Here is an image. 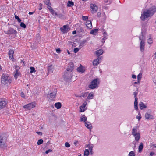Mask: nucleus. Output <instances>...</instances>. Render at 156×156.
I'll use <instances>...</instances> for the list:
<instances>
[{
	"instance_id": "obj_55",
	"label": "nucleus",
	"mask_w": 156,
	"mask_h": 156,
	"mask_svg": "<svg viewBox=\"0 0 156 156\" xmlns=\"http://www.w3.org/2000/svg\"><path fill=\"white\" fill-rule=\"evenodd\" d=\"M21 96L23 98H24L25 95L24 93L23 92H21Z\"/></svg>"
},
{
	"instance_id": "obj_50",
	"label": "nucleus",
	"mask_w": 156,
	"mask_h": 156,
	"mask_svg": "<svg viewBox=\"0 0 156 156\" xmlns=\"http://www.w3.org/2000/svg\"><path fill=\"white\" fill-rule=\"evenodd\" d=\"M52 152V150L51 149H48L45 152V153L47 154L49 152Z\"/></svg>"
},
{
	"instance_id": "obj_11",
	"label": "nucleus",
	"mask_w": 156,
	"mask_h": 156,
	"mask_svg": "<svg viewBox=\"0 0 156 156\" xmlns=\"http://www.w3.org/2000/svg\"><path fill=\"white\" fill-rule=\"evenodd\" d=\"M90 8L92 9V13H96L98 9V7L96 5L93 4H90Z\"/></svg>"
},
{
	"instance_id": "obj_8",
	"label": "nucleus",
	"mask_w": 156,
	"mask_h": 156,
	"mask_svg": "<svg viewBox=\"0 0 156 156\" xmlns=\"http://www.w3.org/2000/svg\"><path fill=\"white\" fill-rule=\"evenodd\" d=\"M36 105L35 103L33 102L25 105L23 107L26 110H30L35 107Z\"/></svg>"
},
{
	"instance_id": "obj_12",
	"label": "nucleus",
	"mask_w": 156,
	"mask_h": 156,
	"mask_svg": "<svg viewBox=\"0 0 156 156\" xmlns=\"http://www.w3.org/2000/svg\"><path fill=\"white\" fill-rule=\"evenodd\" d=\"M6 101L4 99H0V109L4 108L6 105Z\"/></svg>"
},
{
	"instance_id": "obj_61",
	"label": "nucleus",
	"mask_w": 156,
	"mask_h": 156,
	"mask_svg": "<svg viewBox=\"0 0 156 156\" xmlns=\"http://www.w3.org/2000/svg\"><path fill=\"white\" fill-rule=\"evenodd\" d=\"M86 42V40H83V41L81 43V44H85Z\"/></svg>"
},
{
	"instance_id": "obj_6",
	"label": "nucleus",
	"mask_w": 156,
	"mask_h": 156,
	"mask_svg": "<svg viewBox=\"0 0 156 156\" xmlns=\"http://www.w3.org/2000/svg\"><path fill=\"white\" fill-rule=\"evenodd\" d=\"M57 90L55 88L52 89V91L49 93L47 95L48 101H51L55 98L57 93Z\"/></svg>"
},
{
	"instance_id": "obj_42",
	"label": "nucleus",
	"mask_w": 156,
	"mask_h": 156,
	"mask_svg": "<svg viewBox=\"0 0 156 156\" xmlns=\"http://www.w3.org/2000/svg\"><path fill=\"white\" fill-rule=\"evenodd\" d=\"M138 115H139V116L137 115L136 116V119H138V121H139L140 120V119L141 118V115L140 113H139Z\"/></svg>"
},
{
	"instance_id": "obj_24",
	"label": "nucleus",
	"mask_w": 156,
	"mask_h": 156,
	"mask_svg": "<svg viewBox=\"0 0 156 156\" xmlns=\"http://www.w3.org/2000/svg\"><path fill=\"white\" fill-rule=\"evenodd\" d=\"M87 117L85 115H83L80 118V120L81 122H83L85 123L87 122Z\"/></svg>"
},
{
	"instance_id": "obj_23",
	"label": "nucleus",
	"mask_w": 156,
	"mask_h": 156,
	"mask_svg": "<svg viewBox=\"0 0 156 156\" xmlns=\"http://www.w3.org/2000/svg\"><path fill=\"white\" fill-rule=\"evenodd\" d=\"M139 105L140 108L141 110L147 107L145 105L143 102H141L139 103Z\"/></svg>"
},
{
	"instance_id": "obj_19",
	"label": "nucleus",
	"mask_w": 156,
	"mask_h": 156,
	"mask_svg": "<svg viewBox=\"0 0 156 156\" xmlns=\"http://www.w3.org/2000/svg\"><path fill=\"white\" fill-rule=\"evenodd\" d=\"M14 53V51L12 50H10L9 52V58L13 60L12 59H14L13 58V54Z\"/></svg>"
},
{
	"instance_id": "obj_22",
	"label": "nucleus",
	"mask_w": 156,
	"mask_h": 156,
	"mask_svg": "<svg viewBox=\"0 0 156 156\" xmlns=\"http://www.w3.org/2000/svg\"><path fill=\"white\" fill-rule=\"evenodd\" d=\"M86 147H87L89 149L90 151V153H92V149L93 147V145L91 144H90L86 145Z\"/></svg>"
},
{
	"instance_id": "obj_62",
	"label": "nucleus",
	"mask_w": 156,
	"mask_h": 156,
	"mask_svg": "<svg viewBox=\"0 0 156 156\" xmlns=\"http://www.w3.org/2000/svg\"><path fill=\"white\" fill-rule=\"evenodd\" d=\"M154 154L153 152H151L150 153V154L151 156H152Z\"/></svg>"
},
{
	"instance_id": "obj_37",
	"label": "nucleus",
	"mask_w": 156,
	"mask_h": 156,
	"mask_svg": "<svg viewBox=\"0 0 156 156\" xmlns=\"http://www.w3.org/2000/svg\"><path fill=\"white\" fill-rule=\"evenodd\" d=\"M43 141L42 139H40L38 140L37 144L38 145H39L43 143Z\"/></svg>"
},
{
	"instance_id": "obj_15",
	"label": "nucleus",
	"mask_w": 156,
	"mask_h": 156,
	"mask_svg": "<svg viewBox=\"0 0 156 156\" xmlns=\"http://www.w3.org/2000/svg\"><path fill=\"white\" fill-rule=\"evenodd\" d=\"M101 57L100 58H98L94 60L93 62V65L97 66L101 62Z\"/></svg>"
},
{
	"instance_id": "obj_29",
	"label": "nucleus",
	"mask_w": 156,
	"mask_h": 156,
	"mask_svg": "<svg viewBox=\"0 0 156 156\" xmlns=\"http://www.w3.org/2000/svg\"><path fill=\"white\" fill-rule=\"evenodd\" d=\"M143 148V145L142 143H140V145L138 147L139 152H140L141 151Z\"/></svg>"
},
{
	"instance_id": "obj_34",
	"label": "nucleus",
	"mask_w": 156,
	"mask_h": 156,
	"mask_svg": "<svg viewBox=\"0 0 156 156\" xmlns=\"http://www.w3.org/2000/svg\"><path fill=\"white\" fill-rule=\"evenodd\" d=\"M57 16L59 18L62 19L63 20L65 18L64 17V16L62 14H57Z\"/></svg>"
},
{
	"instance_id": "obj_40",
	"label": "nucleus",
	"mask_w": 156,
	"mask_h": 156,
	"mask_svg": "<svg viewBox=\"0 0 156 156\" xmlns=\"http://www.w3.org/2000/svg\"><path fill=\"white\" fill-rule=\"evenodd\" d=\"M15 19L17 20L18 22H21V20L17 16L15 15Z\"/></svg>"
},
{
	"instance_id": "obj_5",
	"label": "nucleus",
	"mask_w": 156,
	"mask_h": 156,
	"mask_svg": "<svg viewBox=\"0 0 156 156\" xmlns=\"http://www.w3.org/2000/svg\"><path fill=\"white\" fill-rule=\"evenodd\" d=\"M99 83V79L96 78L93 80L91 82L90 84L89 85L88 87L91 89H94L98 87Z\"/></svg>"
},
{
	"instance_id": "obj_54",
	"label": "nucleus",
	"mask_w": 156,
	"mask_h": 156,
	"mask_svg": "<svg viewBox=\"0 0 156 156\" xmlns=\"http://www.w3.org/2000/svg\"><path fill=\"white\" fill-rule=\"evenodd\" d=\"M39 6H40V8H39V10H41L42 9V8L41 7H42V5L41 3H40L39 4Z\"/></svg>"
},
{
	"instance_id": "obj_59",
	"label": "nucleus",
	"mask_w": 156,
	"mask_h": 156,
	"mask_svg": "<svg viewBox=\"0 0 156 156\" xmlns=\"http://www.w3.org/2000/svg\"><path fill=\"white\" fill-rule=\"evenodd\" d=\"M140 81H138V80H137V82H136L134 83V84H140Z\"/></svg>"
},
{
	"instance_id": "obj_16",
	"label": "nucleus",
	"mask_w": 156,
	"mask_h": 156,
	"mask_svg": "<svg viewBox=\"0 0 156 156\" xmlns=\"http://www.w3.org/2000/svg\"><path fill=\"white\" fill-rule=\"evenodd\" d=\"M87 102H84L83 104L80 106V112H84L85 110L86 109L85 108V107L87 105Z\"/></svg>"
},
{
	"instance_id": "obj_32",
	"label": "nucleus",
	"mask_w": 156,
	"mask_h": 156,
	"mask_svg": "<svg viewBox=\"0 0 156 156\" xmlns=\"http://www.w3.org/2000/svg\"><path fill=\"white\" fill-rule=\"evenodd\" d=\"M142 77V73H140L137 76V80L138 81H140Z\"/></svg>"
},
{
	"instance_id": "obj_3",
	"label": "nucleus",
	"mask_w": 156,
	"mask_h": 156,
	"mask_svg": "<svg viewBox=\"0 0 156 156\" xmlns=\"http://www.w3.org/2000/svg\"><path fill=\"white\" fill-rule=\"evenodd\" d=\"M137 130V127L135 126L133 128L132 131V134L134 136L135 140L136 142H138L140 138V133Z\"/></svg>"
},
{
	"instance_id": "obj_53",
	"label": "nucleus",
	"mask_w": 156,
	"mask_h": 156,
	"mask_svg": "<svg viewBox=\"0 0 156 156\" xmlns=\"http://www.w3.org/2000/svg\"><path fill=\"white\" fill-rule=\"evenodd\" d=\"M45 4L47 5H49L50 2L49 0H46V1L45 2Z\"/></svg>"
},
{
	"instance_id": "obj_58",
	"label": "nucleus",
	"mask_w": 156,
	"mask_h": 156,
	"mask_svg": "<svg viewBox=\"0 0 156 156\" xmlns=\"http://www.w3.org/2000/svg\"><path fill=\"white\" fill-rule=\"evenodd\" d=\"M19 69V67L17 66H15L16 71L17 70V69Z\"/></svg>"
},
{
	"instance_id": "obj_44",
	"label": "nucleus",
	"mask_w": 156,
	"mask_h": 156,
	"mask_svg": "<svg viewBox=\"0 0 156 156\" xmlns=\"http://www.w3.org/2000/svg\"><path fill=\"white\" fill-rule=\"evenodd\" d=\"M20 26L21 27L24 28L26 27V26L25 24L23 22H21Z\"/></svg>"
},
{
	"instance_id": "obj_17",
	"label": "nucleus",
	"mask_w": 156,
	"mask_h": 156,
	"mask_svg": "<svg viewBox=\"0 0 156 156\" xmlns=\"http://www.w3.org/2000/svg\"><path fill=\"white\" fill-rule=\"evenodd\" d=\"M145 117L147 119H154V118L153 115L148 113H146L145 114Z\"/></svg>"
},
{
	"instance_id": "obj_56",
	"label": "nucleus",
	"mask_w": 156,
	"mask_h": 156,
	"mask_svg": "<svg viewBox=\"0 0 156 156\" xmlns=\"http://www.w3.org/2000/svg\"><path fill=\"white\" fill-rule=\"evenodd\" d=\"M36 133L39 135H42V133L41 132H37Z\"/></svg>"
},
{
	"instance_id": "obj_28",
	"label": "nucleus",
	"mask_w": 156,
	"mask_h": 156,
	"mask_svg": "<svg viewBox=\"0 0 156 156\" xmlns=\"http://www.w3.org/2000/svg\"><path fill=\"white\" fill-rule=\"evenodd\" d=\"M98 30L97 29L93 30L90 32V34H92L95 35L98 32Z\"/></svg>"
},
{
	"instance_id": "obj_13",
	"label": "nucleus",
	"mask_w": 156,
	"mask_h": 156,
	"mask_svg": "<svg viewBox=\"0 0 156 156\" xmlns=\"http://www.w3.org/2000/svg\"><path fill=\"white\" fill-rule=\"evenodd\" d=\"M145 43L144 41H141L140 44V50L141 52H143L144 51L145 46Z\"/></svg>"
},
{
	"instance_id": "obj_30",
	"label": "nucleus",
	"mask_w": 156,
	"mask_h": 156,
	"mask_svg": "<svg viewBox=\"0 0 156 156\" xmlns=\"http://www.w3.org/2000/svg\"><path fill=\"white\" fill-rule=\"evenodd\" d=\"M74 5V3L71 1H69L68 2L67 6L69 7H71Z\"/></svg>"
},
{
	"instance_id": "obj_25",
	"label": "nucleus",
	"mask_w": 156,
	"mask_h": 156,
	"mask_svg": "<svg viewBox=\"0 0 156 156\" xmlns=\"http://www.w3.org/2000/svg\"><path fill=\"white\" fill-rule=\"evenodd\" d=\"M94 93L93 92H91L89 94L87 97V99H92L94 96Z\"/></svg>"
},
{
	"instance_id": "obj_20",
	"label": "nucleus",
	"mask_w": 156,
	"mask_h": 156,
	"mask_svg": "<svg viewBox=\"0 0 156 156\" xmlns=\"http://www.w3.org/2000/svg\"><path fill=\"white\" fill-rule=\"evenodd\" d=\"M103 52L104 51L102 49H100L96 51L95 52V53L97 56L99 57L100 55H102L103 54Z\"/></svg>"
},
{
	"instance_id": "obj_2",
	"label": "nucleus",
	"mask_w": 156,
	"mask_h": 156,
	"mask_svg": "<svg viewBox=\"0 0 156 156\" xmlns=\"http://www.w3.org/2000/svg\"><path fill=\"white\" fill-rule=\"evenodd\" d=\"M73 63H71L70 65L67 68L66 70L67 72L65 74V79L67 80H70L72 78V75L70 73L73 70Z\"/></svg>"
},
{
	"instance_id": "obj_38",
	"label": "nucleus",
	"mask_w": 156,
	"mask_h": 156,
	"mask_svg": "<svg viewBox=\"0 0 156 156\" xmlns=\"http://www.w3.org/2000/svg\"><path fill=\"white\" fill-rule=\"evenodd\" d=\"M87 92H85L84 93H82L81 94V95L80 96V97H85L87 95Z\"/></svg>"
},
{
	"instance_id": "obj_26",
	"label": "nucleus",
	"mask_w": 156,
	"mask_h": 156,
	"mask_svg": "<svg viewBox=\"0 0 156 156\" xmlns=\"http://www.w3.org/2000/svg\"><path fill=\"white\" fill-rule=\"evenodd\" d=\"M55 107L57 109H59L61 107V104L60 102H57L55 104Z\"/></svg>"
},
{
	"instance_id": "obj_47",
	"label": "nucleus",
	"mask_w": 156,
	"mask_h": 156,
	"mask_svg": "<svg viewBox=\"0 0 156 156\" xmlns=\"http://www.w3.org/2000/svg\"><path fill=\"white\" fill-rule=\"evenodd\" d=\"M65 146L67 147H70V145L67 142H66L65 144Z\"/></svg>"
},
{
	"instance_id": "obj_31",
	"label": "nucleus",
	"mask_w": 156,
	"mask_h": 156,
	"mask_svg": "<svg viewBox=\"0 0 156 156\" xmlns=\"http://www.w3.org/2000/svg\"><path fill=\"white\" fill-rule=\"evenodd\" d=\"M89 154V151L88 149H85L84 151V156H88Z\"/></svg>"
},
{
	"instance_id": "obj_46",
	"label": "nucleus",
	"mask_w": 156,
	"mask_h": 156,
	"mask_svg": "<svg viewBox=\"0 0 156 156\" xmlns=\"http://www.w3.org/2000/svg\"><path fill=\"white\" fill-rule=\"evenodd\" d=\"M82 18L83 20H87L88 19V17L87 16H82Z\"/></svg>"
},
{
	"instance_id": "obj_1",
	"label": "nucleus",
	"mask_w": 156,
	"mask_h": 156,
	"mask_svg": "<svg viewBox=\"0 0 156 156\" xmlns=\"http://www.w3.org/2000/svg\"><path fill=\"white\" fill-rule=\"evenodd\" d=\"M156 12V8L152 6L149 9L146 10L141 14L140 17L141 20L143 21L146 20L148 17L151 16Z\"/></svg>"
},
{
	"instance_id": "obj_36",
	"label": "nucleus",
	"mask_w": 156,
	"mask_h": 156,
	"mask_svg": "<svg viewBox=\"0 0 156 156\" xmlns=\"http://www.w3.org/2000/svg\"><path fill=\"white\" fill-rule=\"evenodd\" d=\"M139 40H141V41H145V37L143 35V34L141 36H140L139 37Z\"/></svg>"
},
{
	"instance_id": "obj_64",
	"label": "nucleus",
	"mask_w": 156,
	"mask_h": 156,
	"mask_svg": "<svg viewBox=\"0 0 156 156\" xmlns=\"http://www.w3.org/2000/svg\"><path fill=\"white\" fill-rule=\"evenodd\" d=\"M76 33V31H73L72 32V34H75Z\"/></svg>"
},
{
	"instance_id": "obj_27",
	"label": "nucleus",
	"mask_w": 156,
	"mask_h": 156,
	"mask_svg": "<svg viewBox=\"0 0 156 156\" xmlns=\"http://www.w3.org/2000/svg\"><path fill=\"white\" fill-rule=\"evenodd\" d=\"M138 100H135V101L134 102V108L135 110H137L138 109Z\"/></svg>"
},
{
	"instance_id": "obj_10",
	"label": "nucleus",
	"mask_w": 156,
	"mask_h": 156,
	"mask_svg": "<svg viewBox=\"0 0 156 156\" xmlns=\"http://www.w3.org/2000/svg\"><path fill=\"white\" fill-rule=\"evenodd\" d=\"M69 26L64 25L63 27L60 28V30L63 33H66L69 30Z\"/></svg>"
},
{
	"instance_id": "obj_51",
	"label": "nucleus",
	"mask_w": 156,
	"mask_h": 156,
	"mask_svg": "<svg viewBox=\"0 0 156 156\" xmlns=\"http://www.w3.org/2000/svg\"><path fill=\"white\" fill-rule=\"evenodd\" d=\"M151 146L152 147L156 148V145L155 144H151Z\"/></svg>"
},
{
	"instance_id": "obj_60",
	"label": "nucleus",
	"mask_w": 156,
	"mask_h": 156,
	"mask_svg": "<svg viewBox=\"0 0 156 156\" xmlns=\"http://www.w3.org/2000/svg\"><path fill=\"white\" fill-rule=\"evenodd\" d=\"M101 13L100 12H99L97 13V16L98 17H100L101 16Z\"/></svg>"
},
{
	"instance_id": "obj_48",
	"label": "nucleus",
	"mask_w": 156,
	"mask_h": 156,
	"mask_svg": "<svg viewBox=\"0 0 156 156\" xmlns=\"http://www.w3.org/2000/svg\"><path fill=\"white\" fill-rule=\"evenodd\" d=\"M51 12L53 14H55L56 16L57 15V13L55 12L54 10H53L52 9H51Z\"/></svg>"
},
{
	"instance_id": "obj_49",
	"label": "nucleus",
	"mask_w": 156,
	"mask_h": 156,
	"mask_svg": "<svg viewBox=\"0 0 156 156\" xmlns=\"http://www.w3.org/2000/svg\"><path fill=\"white\" fill-rule=\"evenodd\" d=\"M79 49L77 48H75L74 49V52L75 53H76L79 51Z\"/></svg>"
},
{
	"instance_id": "obj_57",
	"label": "nucleus",
	"mask_w": 156,
	"mask_h": 156,
	"mask_svg": "<svg viewBox=\"0 0 156 156\" xmlns=\"http://www.w3.org/2000/svg\"><path fill=\"white\" fill-rule=\"evenodd\" d=\"M132 77L133 79H136V76L135 75H134V74H133L132 75Z\"/></svg>"
},
{
	"instance_id": "obj_41",
	"label": "nucleus",
	"mask_w": 156,
	"mask_h": 156,
	"mask_svg": "<svg viewBox=\"0 0 156 156\" xmlns=\"http://www.w3.org/2000/svg\"><path fill=\"white\" fill-rule=\"evenodd\" d=\"M16 71V73L14 75V77L16 78V79H17L18 76L19 75V73L18 70Z\"/></svg>"
},
{
	"instance_id": "obj_14",
	"label": "nucleus",
	"mask_w": 156,
	"mask_h": 156,
	"mask_svg": "<svg viewBox=\"0 0 156 156\" xmlns=\"http://www.w3.org/2000/svg\"><path fill=\"white\" fill-rule=\"evenodd\" d=\"M77 70L78 72L81 73H83L85 71L84 67L81 65H80V66L77 68Z\"/></svg>"
},
{
	"instance_id": "obj_18",
	"label": "nucleus",
	"mask_w": 156,
	"mask_h": 156,
	"mask_svg": "<svg viewBox=\"0 0 156 156\" xmlns=\"http://www.w3.org/2000/svg\"><path fill=\"white\" fill-rule=\"evenodd\" d=\"M86 25L88 28L91 29L92 28V23L90 20H88L86 22Z\"/></svg>"
},
{
	"instance_id": "obj_39",
	"label": "nucleus",
	"mask_w": 156,
	"mask_h": 156,
	"mask_svg": "<svg viewBox=\"0 0 156 156\" xmlns=\"http://www.w3.org/2000/svg\"><path fill=\"white\" fill-rule=\"evenodd\" d=\"M135 154L133 151H130L129 154V156H135Z\"/></svg>"
},
{
	"instance_id": "obj_9",
	"label": "nucleus",
	"mask_w": 156,
	"mask_h": 156,
	"mask_svg": "<svg viewBox=\"0 0 156 156\" xmlns=\"http://www.w3.org/2000/svg\"><path fill=\"white\" fill-rule=\"evenodd\" d=\"M4 32L7 34H16L17 31L12 28H9L7 31H4Z\"/></svg>"
},
{
	"instance_id": "obj_7",
	"label": "nucleus",
	"mask_w": 156,
	"mask_h": 156,
	"mask_svg": "<svg viewBox=\"0 0 156 156\" xmlns=\"http://www.w3.org/2000/svg\"><path fill=\"white\" fill-rule=\"evenodd\" d=\"M6 137L5 136L0 135V147L3 148L6 147Z\"/></svg>"
},
{
	"instance_id": "obj_52",
	"label": "nucleus",
	"mask_w": 156,
	"mask_h": 156,
	"mask_svg": "<svg viewBox=\"0 0 156 156\" xmlns=\"http://www.w3.org/2000/svg\"><path fill=\"white\" fill-rule=\"evenodd\" d=\"M61 50L59 48H58L56 49V51L58 53H60L61 52Z\"/></svg>"
},
{
	"instance_id": "obj_63",
	"label": "nucleus",
	"mask_w": 156,
	"mask_h": 156,
	"mask_svg": "<svg viewBox=\"0 0 156 156\" xmlns=\"http://www.w3.org/2000/svg\"><path fill=\"white\" fill-rule=\"evenodd\" d=\"M154 58L156 59V51L154 53Z\"/></svg>"
},
{
	"instance_id": "obj_45",
	"label": "nucleus",
	"mask_w": 156,
	"mask_h": 156,
	"mask_svg": "<svg viewBox=\"0 0 156 156\" xmlns=\"http://www.w3.org/2000/svg\"><path fill=\"white\" fill-rule=\"evenodd\" d=\"M133 95H134V97L135 98V100H136H136H138V98H137L136 96L137 95V93L136 92H134L133 93Z\"/></svg>"
},
{
	"instance_id": "obj_21",
	"label": "nucleus",
	"mask_w": 156,
	"mask_h": 156,
	"mask_svg": "<svg viewBox=\"0 0 156 156\" xmlns=\"http://www.w3.org/2000/svg\"><path fill=\"white\" fill-rule=\"evenodd\" d=\"M85 125L86 127L90 130L92 129V126L90 123L87 122L85 123Z\"/></svg>"
},
{
	"instance_id": "obj_35",
	"label": "nucleus",
	"mask_w": 156,
	"mask_h": 156,
	"mask_svg": "<svg viewBox=\"0 0 156 156\" xmlns=\"http://www.w3.org/2000/svg\"><path fill=\"white\" fill-rule=\"evenodd\" d=\"M30 73H35L36 72V70L35 69L34 67H31L30 68Z\"/></svg>"
},
{
	"instance_id": "obj_33",
	"label": "nucleus",
	"mask_w": 156,
	"mask_h": 156,
	"mask_svg": "<svg viewBox=\"0 0 156 156\" xmlns=\"http://www.w3.org/2000/svg\"><path fill=\"white\" fill-rule=\"evenodd\" d=\"M147 43L149 44H151L153 43V39L151 38H150L148 39L147 40Z\"/></svg>"
},
{
	"instance_id": "obj_43",
	"label": "nucleus",
	"mask_w": 156,
	"mask_h": 156,
	"mask_svg": "<svg viewBox=\"0 0 156 156\" xmlns=\"http://www.w3.org/2000/svg\"><path fill=\"white\" fill-rule=\"evenodd\" d=\"M52 65L49 66L48 67V73L52 72V71L51 70Z\"/></svg>"
},
{
	"instance_id": "obj_4",
	"label": "nucleus",
	"mask_w": 156,
	"mask_h": 156,
	"mask_svg": "<svg viewBox=\"0 0 156 156\" xmlns=\"http://www.w3.org/2000/svg\"><path fill=\"white\" fill-rule=\"evenodd\" d=\"M1 82L2 84L5 85L9 84L11 82V80L7 75L3 74L2 75Z\"/></svg>"
}]
</instances>
